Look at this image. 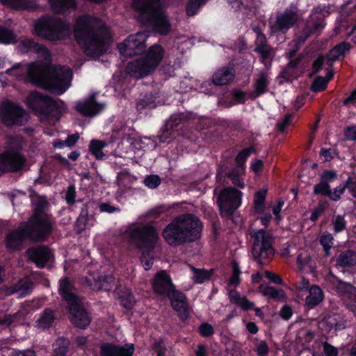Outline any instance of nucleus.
I'll return each mask as SVG.
<instances>
[{"instance_id": "obj_52", "label": "nucleus", "mask_w": 356, "mask_h": 356, "mask_svg": "<svg viewBox=\"0 0 356 356\" xmlns=\"http://www.w3.org/2000/svg\"><path fill=\"white\" fill-rule=\"evenodd\" d=\"M164 209L163 207H155L140 216L138 218L139 221H143L144 219L146 218H156L159 216V215L163 212Z\"/></svg>"}, {"instance_id": "obj_54", "label": "nucleus", "mask_w": 356, "mask_h": 356, "mask_svg": "<svg viewBox=\"0 0 356 356\" xmlns=\"http://www.w3.org/2000/svg\"><path fill=\"white\" fill-rule=\"evenodd\" d=\"M145 185L152 189L156 188L161 184V179L158 175H152L144 179Z\"/></svg>"}, {"instance_id": "obj_56", "label": "nucleus", "mask_w": 356, "mask_h": 356, "mask_svg": "<svg viewBox=\"0 0 356 356\" xmlns=\"http://www.w3.org/2000/svg\"><path fill=\"white\" fill-rule=\"evenodd\" d=\"M332 224L334 226V231L336 232H340L346 228V221L342 216H336L332 219Z\"/></svg>"}, {"instance_id": "obj_19", "label": "nucleus", "mask_w": 356, "mask_h": 356, "mask_svg": "<svg viewBox=\"0 0 356 356\" xmlns=\"http://www.w3.org/2000/svg\"><path fill=\"white\" fill-rule=\"evenodd\" d=\"M26 254L28 259L34 262L38 267H43L45 265L50 266L54 261V255L51 251L44 246L30 248L26 250Z\"/></svg>"}, {"instance_id": "obj_23", "label": "nucleus", "mask_w": 356, "mask_h": 356, "mask_svg": "<svg viewBox=\"0 0 356 356\" xmlns=\"http://www.w3.org/2000/svg\"><path fill=\"white\" fill-rule=\"evenodd\" d=\"M134 347L132 343L119 346L110 343H105L101 346V356H132Z\"/></svg>"}, {"instance_id": "obj_51", "label": "nucleus", "mask_w": 356, "mask_h": 356, "mask_svg": "<svg viewBox=\"0 0 356 356\" xmlns=\"http://www.w3.org/2000/svg\"><path fill=\"white\" fill-rule=\"evenodd\" d=\"M18 316V313L14 314H6L3 316H0V326L1 327H8L13 323L17 321Z\"/></svg>"}, {"instance_id": "obj_9", "label": "nucleus", "mask_w": 356, "mask_h": 356, "mask_svg": "<svg viewBox=\"0 0 356 356\" xmlns=\"http://www.w3.org/2000/svg\"><path fill=\"white\" fill-rule=\"evenodd\" d=\"M33 26L37 35L49 41L64 40L71 33L70 24L56 17H42L34 22Z\"/></svg>"}, {"instance_id": "obj_43", "label": "nucleus", "mask_w": 356, "mask_h": 356, "mask_svg": "<svg viewBox=\"0 0 356 356\" xmlns=\"http://www.w3.org/2000/svg\"><path fill=\"white\" fill-rule=\"evenodd\" d=\"M16 42V35L9 29L0 28V42L13 44Z\"/></svg>"}, {"instance_id": "obj_22", "label": "nucleus", "mask_w": 356, "mask_h": 356, "mask_svg": "<svg viewBox=\"0 0 356 356\" xmlns=\"http://www.w3.org/2000/svg\"><path fill=\"white\" fill-rule=\"evenodd\" d=\"M17 48L22 54L35 51L37 53L38 58L44 60H47L50 57L49 50L44 46L38 44L32 39L26 38L22 40Z\"/></svg>"}, {"instance_id": "obj_21", "label": "nucleus", "mask_w": 356, "mask_h": 356, "mask_svg": "<svg viewBox=\"0 0 356 356\" xmlns=\"http://www.w3.org/2000/svg\"><path fill=\"white\" fill-rule=\"evenodd\" d=\"M168 297L170 299L171 305L179 318L182 320L187 319L189 316V309L185 295L174 290Z\"/></svg>"}, {"instance_id": "obj_58", "label": "nucleus", "mask_w": 356, "mask_h": 356, "mask_svg": "<svg viewBox=\"0 0 356 356\" xmlns=\"http://www.w3.org/2000/svg\"><path fill=\"white\" fill-rule=\"evenodd\" d=\"M171 128L172 124H170V122H168L159 136V140L161 143L168 142V139L170 138V136L172 134L170 131Z\"/></svg>"}, {"instance_id": "obj_49", "label": "nucleus", "mask_w": 356, "mask_h": 356, "mask_svg": "<svg viewBox=\"0 0 356 356\" xmlns=\"http://www.w3.org/2000/svg\"><path fill=\"white\" fill-rule=\"evenodd\" d=\"M3 5H7L17 9H24L28 7V0H0Z\"/></svg>"}, {"instance_id": "obj_33", "label": "nucleus", "mask_w": 356, "mask_h": 356, "mask_svg": "<svg viewBox=\"0 0 356 356\" xmlns=\"http://www.w3.org/2000/svg\"><path fill=\"white\" fill-rule=\"evenodd\" d=\"M229 298L232 302L235 303L243 309H251L254 304L247 300L245 297H241L238 291L232 290L229 292Z\"/></svg>"}, {"instance_id": "obj_41", "label": "nucleus", "mask_w": 356, "mask_h": 356, "mask_svg": "<svg viewBox=\"0 0 356 356\" xmlns=\"http://www.w3.org/2000/svg\"><path fill=\"white\" fill-rule=\"evenodd\" d=\"M106 146L107 143L106 142L98 140H92L90 144V150L97 159H101L104 156L102 149Z\"/></svg>"}, {"instance_id": "obj_12", "label": "nucleus", "mask_w": 356, "mask_h": 356, "mask_svg": "<svg viewBox=\"0 0 356 356\" xmlns=\"http://www.w3.org/2000/svg\"><path fill=\"white\" fill-rule=\"evenodd\" d=\"M253 237L252 256L260 263L264 264L266 261L270 259L274 255L271 236L264 229H260L253 235Z\"/></svg>"}, {"instance_id": "obj_4", "label": "nucleus", "mask_w": 356, "mask_h": 356, "mask_svg": "<svg viewBox=\"0 0 356 356\" xmlns=\"http://www.w3.org/2000/svg\"><path fill=\"white\" fill-rule=\"evenodd\" d=\"M202 224L192 214L177 216L168 224L163 232V237L170 245H179L193 241L200 237Z\"/></svg>"}, {"instance_id": "obj_6", "label": "nucleus", "mask_w": 356, "mask_h": 356, "mask_svg": "<svg viewBox=\"0 0 356 356\" xmlns=\"http://www.w3.org/2000/svg\"><path fill=\"white\" fill-rule=\"evenodd\" d=\"M163 0H134L133 6L141 13V17L145 19L154 31L161 34H167L170 24L163 11Z\"/></svg>"}, {"instance_id": "obj_55", "label": "nucleus", "mask_w": 356, "mask_h": 356, "mask_svg": "<svg viewBox=\"0 0 356 356\" xmlns=\"http://www.w3.org/2000/svg\"><path fill=\"white\" fill-rule=\"evenodd\" d=\"M255 51L261 55L263 59L269 58L274 54L273 49L268 45V44L259 47H255Z\"/></svg>"}, {"instance_id": "obj_46", "label": "nucleus", "mask_w": 356, "mask_h": 356, "mask_svg": "<svg viewBox=\"0 0 356 356\" xmlns=\"http://www.w3.org/2000/svg\"><path fill=\"white\" fill-rule=\"evenodd\" d=\"M333 236L329 232H325L320 238V243L323 247L325 255H329V250L333 245Z\"/></svg>"}, {"instance_id": "obj_10", "label": "nucleus", "mask_w": 356, "mask_h": 356, "mask_svg": "<svg viewBox=\"0 0 356 356\" xmlns=\"http://www.w3.org/2000/svg\"><path fill=\"white\" fill-rule=\"evenodd\" d=\"M113 142L118 143V147L124 152L136 150H149L156 147V142L151 138H141L134 129L127 126H122L115 130L113 134Z\"/></svg>"}, {"instance_id": "obj_26", "label": "nucleus", "mask_w": 356, "mask_h": 356, "mask_svg": "<svg viewBox=\"0 0 356 356\" xmlns=\"http://www.w3.org/2000/svg\"><path fill=\"white\" fill-rule=\"evenodd\" d=\"M298 19V15L294 10H286L278 15L273 28L275 30L284 31L291 27Z\"/></svg>"}, {"instance_id": "obj_42", "label": "nucleus", "mask_w": 356, "mask_h": 356, "mask_svg": "<svg viewBox=\"0 0 356 356\" xmlns=\"http://www.w3.org/2000/svg\"><path fill=\"white\" fill-rule=\"evenodd\" d=\"M31 289V283L27 280H22L17 286H15L11 291V293H19V296H26Z\"/></svg>"}, {"instance_id": "obj_11", "label": "nucleus", "mask_w": 356, "mask_h": 356, "mask_svg": "<svg viewBox=\"0 0 356 356\" xmlns=\"http://www.w3.org/2000/svg\"><path fill=\"white\" fill-rule=\"evenodd\" d=\"M28 106L34 111L42 120H49L58 111V106L53 99L37 92H31L26 99Z\"/></svg>"}, {"instance_id": "obj_64", "label": "nucleus", "mask_w": 356, "mask_h": 356, "mask_svg": "<svg viewBox=\"0 0 356 356\" xmlns=\"http://www.w3.org/2000/svg\"><path fill=\"white\" fill-rule=\"evenodd\" d=\"M337 177L334 171H325L321 175V179L327 184L335 179Z\"/></svg>"}, {"instance_id": "obj_36", "label": "nucleus", "mask_w": 356, "mask_h": 356, "mask_svg": "<svg viewBox=\"0 0 356 356\" xmlns=\"http://www.w3.org/2000/svg\"><path fill=\"white\" fill-rule=\"evenodd\" d=\"M260 291L263 296L272 299L284 300L286 299L285 294L282 290H278L273 286H261Z\"/></svg>"}, {"instance_id": "obj_31", "label": "nucleus", "mask_w": 356, "mask_h": 356, "mask_svg": "<svg viewBox=\"0 0 356 356\" xmlns=\"http://www.w3.org/2000/svg\"><path fill=\"white\" fill-rule=\"evenodd\" d=\"M350 49V44L345 42H342L337 45L332 50H330L328 54L327 62V65H331L332 62L339 59L341 56H343L346 53H348Z\"/></svg>"}, {"instance_id": "obj_35", "label": "nucleus", "mask_w": 356, "mask_h": 356, "mask_svg": "<svg viewBox=\"0 0 356 356\" xmlns=\"http://www.w3.org/2000/svg\"><path fill=\"white\" fill-rule=\"evenodd\" d=\"M297 262L300 269L302 271L311 272L314 268L313 260L305 251L298 254Z\"/></svg>"}, {"instance_id": "obj_16", "label": "nucleus", "mask_w": 356, "mask_h": 356, "mask_svg": "<svg viewBox=\"0 0 356 356\" xmlns=\"http://www.w3.org/2000/svg\"><path fill=\"white\" fill-rule=\"evenodd\" d=\"M327 279L332 289L345 300L348 309L356 315V288L338 280L332 275H329Z\"/></svg>"}, {"instance_id": "obj_3", "label": "nucleus", "mask_w": 356, "mask_h": 356, "mask_svg": "<svg viewBox=\"0 0 356 356\" xmlns=\"http://www.w3.org/2000/svg\"><path fill=\"white\" fill-rule=\"evenodd\" d=\"M51 230L52 223L49 216L37 209L28 222L21 223L16 230L7 234L5 239L6 246L9 250H19L22 248L25 239H42L50 234Z\"/></svg>"}, {"instance_id": "obj_5", "label": "nucleus", "mask_w": 356, "mask_h": 356, "mask_svg": "<svg viewBox=\"0 0 356 356\" xmlns=\"http://www.w3.org/2000/svg\"><path fill=\"white\" fill-rule=\"evenodd\" d=\"M125 234L141 251V262L147 270L153 264V257L149 256L157 242L158 235L156 229L149 225H141L139 222L131 224L126 230Z\"/></svg>"}, {"instance_id": "obj_29", "label": "nucleus", "mask_w": 356, "mask_h": 356, "mask_svg": "<svg viewBox=\"0 0 356 356\" xmlns=\"http://www.w3.org/2000/svg\"><path fill=\"white\" fill-rule=\"evenodd\" d=\"M52 10L58 14L70 12L76 8L75 0H48Z\"/></svg>"}, {"instance_id": "obj_1", "label": "nucleus", "mask_w": 356, "mask_h": 356, "mask_svg": "<svg viewBox=\"0 0 356 356\" xmlns=\"http://www.w3.org/2000/svg\"><path fill=\"white\" fill-rule=\"evenodd\" d=\"M6 73L18 79L27 76L35 85L49 89L57 94L65 92L70 86L72 72L69 67L57 66L52 71L38 63L13 66Z\"/></svg>"}, {"instance_id": "obj_47", "label": "nucleus", "mask_w": 356, "mask_h": 356, "mask_svg": "<svg viewBox=\"0 0 356 356\" xmlns=\"http://www.w3.org/2000/svg\"><path fill=\"white\" fill-rule=\"evenodd\" d=\"M208 0H189L186 7V13L189 16L195 15L202 5L204 4Z\"/></svg>"}, {"instance_id": "obj_17", "label": "nucleus", "mask_w": 356, "mask_h": 356, "mask_svg": "<svg viewBox=\"0 0 356 356\" xmlns=\"http://www.w3.org/2000/svg\"><path fill=\"white\" fill-rule=\"evenodd\" d=\"M328 15L325 7L314 8L307 22L303 35L298 38V42H304L311 34L318 35L325 27L324 18Z\"/></svg>"}, {"instance_id": "obj_50", "label": "nucleus", "mask_w": 356, "mask_h": 356, "mask_svg": "<svg viewBox=\"0 0 356 356\" xmlns=\"http://www.w3.org/2000/svg\"><path fill=\"white\" fill-rule=\"evenodd\" d=\"M314 193L316 195L321 194L325 196H328L329 193H330L329 184L321 179L320 183L314 186Z\"/></svg>"}, {"instance_id": "obj_59", "label": "nucleus", "mask_w": 356, "mask_h": 356, "mask_svg": "<svg viewBox=\"0 0 356 356\" xmlns=\"http://www.w3.org/2000/svg\"><path fill=\"white\" fill-rule=\"evenodd\" d=\"M323 352L325 356H337L338 355V350L337 348L330 345V343L325 342L323 344Z\"/></svg>"}, {"instance_id": "obj_13", "label": "nucleus", "mask_w": 356, "mask_h": 356, "mask_svg": "<svg viewBox=\"0 0 356 356\" xmlns=\"http://www.w3.org/2000/svg\"><path fill=\"white\" fill-rule=\"evenodd\" d=\"M0 119L8 126L22 124L27 121L28 114L15 103L6 100L0 106Z\"/></svg>"}, {"instance_id": "obj_32", "label": "nucleus", "mask_w": 356, "mask_h": 356, "mask_svg": "<svg viewBox=\"0 0 356 356\" xmlns=\"http://www.w3.org/2000/svg\"><path fill=\"white\" fill-rule=\"evenodd\" d=\"M355 264L356 252L350 250L341 253L337 259V265L342 268L350 267Z\"/></svg>"}, {"instance_id": "obj_48", "label": "nucleus", "mask_w": 356, "mask_h": 356, "mask_svg": "<svg viewBox=\"0 0 356 356\" xmlns=\"http://www.w3.org/2000/svg\"><path fill=\"white\" fill-rule=\"evenodd\" d=\"M232 275L229 280V284L232 286H236L240 283L239 275L241 270L238 268V265L236 261L232 262Z\"/></svg>"}, {"instance_id": "obj_57", "label": "nucleus", "mask_w": 356, "mask_h": 356, "mask_svg": "<svg viewBox=\"0 0 356 356\" xmlns=\"http://www.w3.org/2000/svg\"><path fill=\"white\" fill-rule=\"evenodd\" d=\"M346 188V186L340 185L334 188L333 191H330L328 197L334 201H337L340 199L341 195L343 193Z\"/></svg>"}, {"instance_id": "obj_25", "label": "nucleus", "mask_w": 356, "mask_h": 356, "mask_svg": "<svg viewBox=\"0 0 356 356\" xmlns=\"http://www.w3.org/2000/svg\"><path fill=\"white\" fill-rule=\"evenodd\" d=\"M103 108L104 105L97 103L93 95L87 99L79 102L76 106L77 111L86 116L95 115L99 113Z\"/></svg>"}, {"instance_id": "obj_40", "label": "nucleus", "mask_w": 356, "mask_h": 356, "mask_svg": "<svg viewBox=\"0 0 356 356\" xmlns=\"http://www.w3.org/2000/svg\"><path fill=\"white\" fill-rule=\"evenodd\" d=\"M69 341L65 338H59L54 343V356H65Z\"/></svg>"}, {"instance_id": "obj_44", "label": "nucleus", "mask_w": 356, "mask_h": 356, "mask_svg": "<svg viewBox=\"0 0 356 356\" xmlns=\"http://www.w3.org/2000/svg\"><path fill=\"white\" fill-rule=\"evenodd\" d=\"M190 268L193 273L192 278L195 282L201 284L209 278V274L207 271L202 269H196L191 266Z\"/></svg>"}, {"instance_id": "obj_8", "label": "nucleus", "mask_w": 356, "mask_h": 356, "mask_svg": "<svg viewBox=\"0 0 356 356\" xmlns=\"http://www.w3.org/2000/svg\"><path fill=\"white\" fill-rule=\"evenodd\" d=\"M165 54L163 48L154 44L150 47L143 58L129 62L126 67V72L134 78H142L154 72L163 60Z\"/></svg>"}, {"instance_id": "obj_45", "label": "nucleus", "mask_w": 356, "mask_h": 356, "mask_svg": "<svg viewBox=\"0 0 356 356\" xmlns=\"http://www.w3.org/2000/svg\"><path fill=\"white\" fill-rule=\"evenodd\" d=\"M328 78L327 79H325L324 77H318L316 78L312 86V89L313 91H315V92H317V91H321V90H323L324 89H325V88L327 87V85L328 83V81L329 80L332 78V72H328Z\"/></svg>"}, {"instance_id": "obj_30", "label": "nucleus", "mask_w": 356, "mask_h": 356, "mask_svg": "<svg viewBox=\"0 0 356 356\" xmlns=\"http://www.w3.org/2000/svg\"><path fill=\"white\" fill-rule=\"evenodd\" d=\"M308 290L309 294L305 298V304L308 307H313L323 300V292L318 286L312 285Z\"/></svg>"}, {"instance_id": "obj_63", "label": "nucleus", "mask_w": 356, "mask_h": 356, "mask_svg": "<svg viewBox=\"0 0 356 356\" xmlns=\"http://www.w3.org/2000/svg\"><path fill=\"white\" fill-rule=\"evenodd\" d=\"M292 313V309L289 305H284L280 312L281 317L284 320H289L291 317Z\"/></svg>"}, {"instance_id": "obj_14", "label": "nucleus", "mask_w": 356, "mask_h": 356, "mask_svg": "<svg viewBox=\"0 0 356 356\" xmlns=\"http://www.w3.org/2000/svg\"><path fill=\"white\" fill-rule=\"evenodd\" d=\"M148 35L145 32H138L129 35L123 42L118 44L120 54L124 57H131L141 54L145 48Z\"/></svg>"}, {"instance_id": "obj_18", "label": "nucleus", "mask_w": 356, "mask_h": 356, "mask_svg": "<svg viewBox=\"0 0 356 356\" xmlns=\"http://www.w3.org/2000/svg\"><path fill=\"white\" fill-rule=\"evenodd\" d=\"M24 163V157L15 149H8L0 155V170L15 171L21 169Z\"/></svg>"}, {"instance_id": "obj_39", "label": "nucleus", "mask_w": 356, "mask_h": 356, "mask_svg": "<svg viewBox=\"0 0 356 356\" xmlns=\"http://www.w3.org/2000/svg\"><path fill=\"white\" fill-rule=\"evenodd\" d=\"M54 320V316L53 312L49 309H46L36 321V324L38 327L47 328L51 325Z\"/></svg>"}, {"instance_id": "obj_20", "label": "nucleus", "mask_w": 356, "mask_h": 356, "mask_svg": "<svg viewBox=\"0 0 356 356\" xmlns=\"http://www.w3.org/2000/svg\"><path fill=\"white\" fill-rule=\"evenodd\" d=\"M152 284L155 293L160 296H168L175 290L171 279L165 271L158 273Z\"/></svg>"}, {"instance_id": "obj_62", "label": "nucleus", "mask_w": 356, "mask_h": 356, "mask_svg": "<svg viewBox=\"0 0 356 356\" xmlns=\"http://www.w3.org/2000/svg\"><path fill=\"white\" fill-rule=\"evenodd\" d=\"M99 210L102 212L106 213H114L120 211V209L116 207H113L107 203H102L99 205Z\"/></svg>"}, {"instance_id": "obj_61", "label": "nucleus", "mask_w": 356, "mask_h": 356, "mask_svg": "<svg viewBox=\"0 0 356 356\" xmlns=\"http://www.w3.org/2000/svg\"><path fill=\"white\" fill-rule=\"evenodd\" d=\"M256 350L258 356H267L268 354V346L265 341H261L257 343Z\"/></svg>"}, {"instance_id": "obj_27", "label": "nucleus", "mask_w": 356, "mask_h": 356, "mask_svg": "<svg viewBox=\"0 0 356 356\" xmlns=\"http://www.w3.org/2000/svg\"><path fill=\"white\" fill-rule=\"evenodd\" d=\"M252 153L251 149H246L241 151L237 156L236 159V163L238 165V167L239 168L238 171L236 175H235L234 172H232L229 175V177L232 178V184L238 186L241 188L244 187V183L243 181L241 180L239 178L240 174L243 173L244 172V165L245 161L248 157L250 156V155Z\"/></svg>"}, {"instance_id": "obj_7", "label": "nucleus", "mask_w": 356, "mask_h": 356, "mask_svg": "<svg viewBox=\"0 0 356 356\" xmlns=\"http://www.w3.org/2000/svg\"><path fill=\"white\" fill-rule=\"evenodd\" d=\"M59 293L67 302L72 323L76 327L86 328L90 324L91 318L76 296L74 289L67 278L60 280Z\"/></svg>"}, {"instance_id": "obj_53", "label": "nucleus", "mask_w": 356, "mask_h": 356, "mask_svg": "<svg viewBox=\"0 0 356 356\" xmlns=\"http://www.w3.org/2000/svg\"><path fill=\"white\" fill-rule=\"evenodd\" d=\"M291 290L298 293L300 291H306L309 289V282L305 278H301L300 281L293 284Z\"/></svg>"}, {"instance_id": "obj_34", "label": "nucleus", "mask_w": 356, "mask_h": 356, "mask_svg": "<svg viewBox=\"0 0 356 356\" xmlns=\"http://www.w3.org/2000/svg\"><path fill=\"white\" fill-rule=\"evenodd\" d=\"M269 83L268 76L266 72H261L254 80V89L257 95L265 93Z\"/></svg>"}, {"instance_id": "obj_60", "label": "nucleus", "mask_w": 356, "mask_h": 356, "mask_svg": "<svg viewBox=\"0 0 356 356\" xmlns=\"http://www.w3.org/2000/svg\"><path fill=\"white\" fill-rule=\"evenodd\" d=\"M200 333L203 337H209L213 334V327L207 323H203L200 327Z\"/></svg>"}, {"instance_id": "obj_37", "label": "nucleus", "mask_w": 356, "mask_h": 356, "mask_svg": "<svg viewBox=\"0 0 356 356\" xmlns=\"http://www.w3.org/2000/svg\"><path fill=\"white\" fill-rule=\"evenodd\" d=\"M117 180L119 185L130 187L136 181V177L128 170L124 169L118 174Z\"/></svg>"}, {"instance_id": "obj_24", "label": "nucleus", "mask_w": 356, "mask_h": 356, "mask_svg": "<svg viewBox=\"0 0 356 356\" xmlns=\"http://www.w3.org/2000/svg\"><path fill=\"white\" fill-rule=\"evenodd\" d=\"M86 282L92 290H109L114 282V278L111 275L102 276L99 273H91L86 277Z\"/></svg>"}, {"instance_id": "obj_28", "label": "nucleus", "mask_w": 356, "mask_h": 356, "mask_svg": "<svg viewBox=\"0 0 356 356\" xmlns=\"http://www.w3.org/2000/svg\"><path fill=\"white\" fill-rule=\"evenodd\" d=\"M234 76V70L230 67H223L217 70L213 76L215 85L222 86L229 83Z\"/></svg>"}, {"instance_id": "obj_15", "label": "nucleus", "mask_w": 356, "mask_h": 356, "mask_svg": "<svg viewBox=\"0 0 356 356\" xmlns=\"http://www.w3.org/2000/svg\"><path fill=\"white\" fill-rule=\"evenodd\" d=\"M242 192L233 188H226L221 191L218 198V204L221 213L230 215L241 204Z\"/></svg>"}, {"instance_id": "obj_38", "label": "nucleus", "mask_w": 356, "mask_h": 356, "mask_svg": "<svg viewBox=\"0 0 356 356\" xmlns=\"http://www.w3.org/2000/svg\"><path fill=\"white\" fill-rule=\"evenodd\" d=\"M267 193L266 188H261L254 195V207L257 213L264 211L265 207V199Z\"/></svg>"}, {"instance_id": "obj_2", "label": "nucleus", "mask_w": 356, "mask_h": 356, "mask_svg": "<svg viewBox=\"0 0 356 356\" xmlns=\"http://www.w3.org/2000/svg\"><path fill=\"white\" fill-rule=\"evenodd\" d=\"M76 42L85 54L96 58L105 53L111 42L109 30L97 17L85 15L79 17L74 26Z\"/></svg>"}]
</instances>
